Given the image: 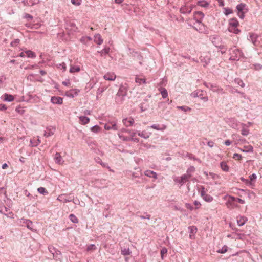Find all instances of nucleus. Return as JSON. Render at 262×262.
Returning <instances> with one entry per match:
<instances>
[{"label":"nucleus","mask_w":262,"mask_h":262,"mask_svg":"<svg viewBox=\"0 0 262 262\" xmlns=\"http://www.w3.org/2000/svg\"><path fill=\"white\" fill-rule=\"evenodd\" d=\"M237 16L241 19L245 17V14L248 12L249 9L246 4L240 3L236 7Z\"/></svg>","instance_id":"obj_1"},{"label":"nucleus","mask_w":262,"mask_h":262,"mask_svg":"<svg viewBox=\"0 0 262 262\" xmlns=\"http://www.w3.org/2000/svg\"><path fill=\"white\" fill-rule=\"evenodd\" d=\"M189 178V176L188 174H184L180 177H177L174 179V181L176 183H179L181 185L186 183Z\"/></svg>","instance_id":"obj_2"},{"label":"nucleus","mask_w":262,"mask_h":262,"mask_svg":"<svg viewBox=\"0 0 262 262\" xmlns=\"http://www.w3.org/2000/svg\"><path fill=\"white\" fill-rule=\"evenodd\" d=\"M80 92V90L77 89H74L70 90L66 92V95L69 97L73 98L75 96H77L79 93Z\"/></svg>","instance_id":"obj_3"},{"label":"nucleus","mask_w":262,"mask_h":262,"mask_svg":"<svg viewBox=\"0 0 262 262\" xmlns=\"http://www.w3.org/2000/svg\"><path fill=\"white\" fill-rule=\"evenodd\" d=\"M104 128L107 130L111 129L116 130L118 129L117 126L116 125V122L115 121L109 122L106 123L104 125Z\"/></svg>","instance_id":"obj_4"},{"label":"nucleus","mask_w":262,"mask_h":262,"mask_svg":"<svg viewBox=\"0 0 262 262\" xmlns=\"http://www.w3.org/2000/svg\"><path fill=\"white\" fill-rule=\"evenodd\" d=\"M116 75L113 72H108L106 73L103 78L106 80L114 81L116 79Z\"/></svg>","instance_id":"obj_5"},{"label":"nucleus","mask_w":262,"mask_h":262,"mask_svg":"<svg viewBox=\"0 0 262 262\" xmlns=\"http://www.w3.org/2000/svg\"><path fill=\"white\" fill-rule=\"evenodd\" d=\"M237 202L241 204H244L245 201L243 200H242L239 198H234L233 196H230L227 203V205L228 208H229V204L231 202Z\"/></svg>","instance_id":"obj_6"},{"label":"nucleus","mask_w":262,"mask_h":262,"mask_svg":"<svg viewBox=\"0 0 262 262\" xmlns=\"http://www.w3.org/2000/svg\"><path fill=\"white\" fill-rule=\"evenodd\" d=\"M204 16V14L201 11H197L194 13V18L198 23H201V20Z\"/></svg>","instance_id":"obj_7"},{"label":"nucleus","mask_w":262,"mask_h":262,"mask_svg":"<svg viewBox=\"0 0 262 262\" xmlns=\"http://www.w3.org/2000/svg\"><path fill=\"white\" fill-rule=\"evenodd\" d=\"M248 221L247 217L244 216H239L237 217V223L238 226H242L245 224Z\"/></svg>","instance_id":"obj_8"},{"label":"nucleus","mask_w":262,"mask_h":262,"mask_svg":"<svg viewBox=\"0 0 262 262\" xmlns=\"http://www.w3.org/2000/svg\"><path fill=\"white\" fill-rule=\"evenodd\" d=\"M190 231L189 237L191 239H194L195 237V234L196 233L197 228L194 226H190L188 228Z\"/></svg>","instance_id":"obj_9"},{"label":"nucleus","mask_w":262,"mask_h":262,"mask_svg":"<svg viewBox=\"0 0 262 262\" xmlns=\"http://www.w3.org/2000/svg\"><path fill=\"white\" fill-rule=\"evenodd\" d=\"M123 123L126 126H130L133 125L134 123V120L133 118H126L123 119Z\"/></svg>","instance_id":"obj_10"},{"label":"nucleus","mask_w":262,"mask_h":262,"mask_svg":"<svg viewBox=\"0 0 262 262\" xmlns=\"http://www.w3.org/2000/svg\"><path fill=\"white\" fill-rule=\"evenodd\" d=\"M51 100L54 104H61L63 102V99L60 97H52L51 99Z\"/></svg>","instance_id":"obj_11"},{"label":"nucleus","mask_w":262,"mask_h":262,"mask_svg":"<svg viewBox=\"0 0 262 262\" xmlns=\"http://www.w3.org/2000/svg\"><path fill=\"white\" fill-rule=\"evenodd\" d=\"M144 174L146 176L149 177V178H153L155 179H157V173L155 172L151 171V170H146L144 172Z\"/></svg>","instance_id":"obj_12"},{"label":"nucleus","mask_w":262,"mask_h":262,"mask_svg":"<svg viewBox=\"0 0 262 262\" xmlns=\"http://www.w3.org/2000/svg\"><path fill=\"white\" fill-rule=\"evenodd\" d=\"M239 26V23L236 18H231L229 20V27H237Z\"/></svg>","instance_id":"obj_13"},{"label":"nucleus","mask_w":262,"mask_h":262,"mask_svg":"<svg viewBox=\"0 0 262 262\" xmlns=\"http://www.w3.org/2000/svg\"><path fill=\"white\" fill-rule=\"evenodd\" d=\"M54 160L55 163L62 164L63 162V161L62 160L61 156L59 153H56L54 157Z\"/></svg>","instance_id":"obj_14"},{"label":"nucleus","mask_w":262,"mask_h":262,"mask_svg":"<svg viewBox=\"0 0 262 262\" xmlns=\"http://www.w3.org/2000/svg\"><path fill=\"white\" fill-rule=\"evenodd\" d=\"M146 79L140 76H137L135 78V81L136 83L141 85L142 83H146Z\"/></svg>","instance_id":"obj_15"},{"label":"nucleus","mask_w":262,"mask_h":262,"mask_svg":"<svg viewBox=\"0 0 262 262\" xmlns=\"http://www.w3.org/2000/svg\"><path fill=\"white\" fill-rule=\"evenodd\" d=\"M3 98L4 100L5 101L11 102L14 100V97L13 95L6 93L4 94Z\"/></svg>","instance_id":"obj_16"},{"label":"nucleus","mask_w":262,"mask_h":262,"mask_svg":"<svg viewBox=\"0 0 262 262\" xmlns=\"http://www.w3.org/2000/svg\"><path fill=\"white\" fill-rule=\"evenodd\" d=\"M80 123L82 125H85L90 122V118L85 116H81L79 117Z\"/></svg>","instance_id":"obj_17"},{"label":"nucleus","mask_w":262,"mask_h":262,"mask_svg":"<svg viewBox=\"0 0 262 262\" xmlns=\"http://www.w3.org/2000/svg\"><path fill=\"white\" fill-rule=\"evenodd\" d=\"M103 39L102 38H101V36L100 35V34H96L94 36V41L98 44V45H101L103 43Z\"/></svg>","instance_id":"obj_18"},{"label":"nucleus","mask_w":262,"mask_h":262,"mask_svg":"<svg viewBox=\"0 0 262 262\" xmlns=\"http://www.w3.org/2000/svg\"><path fill=\"white\" fill-rule=\"evenodd\" d=\"M220 166L222 168V169L226 172H227L229 171V168L228 165L227 164V163L226 162H222L220 163Z\"/></svg>","instance_id":"obj_19"},{"label":"nucleus","mask_w":262,"mask_h":262,"mask_svg":"<svg viewBox=\"0 0 262 262\" xmlns=\"http://www.w3.org/2000/svg\"><path fill=\"white\" fill-rule=\"evenodd\" d=\"M197 5L202 7H207L209 5V3L206 1L200 0L198 1Z\"/></svg>","instance_id":"obj_20"},{"label":"nucleus","mask_w":262,"mask_h":262,"mask_svg":"<svg viewBox=\"0 0 262 262\" xmlns=\"http://www.w3.org/2000/svg\"><path fill=\"white\" fill-rule=\"evenodd\" d=\"M249 185H253V183L256 181V179L257 178V176L255 174L253 173L251 175H250L249 177Z\"/></svg>","instance_id":"obj_21"},{"label":"nucleus","mask_w":262,"mask_h":262,"mask_svg":"<svg viewBox=\"0 0 262 262\" xmlns=\"http://www.w3.org/2000/svg\"><path fill=\"white\" fill-rule=\"evenodd\" d=\"M180 12L181 13H183V14H185L186 13H190L191 12V9H188V8L186 6H184L183 7H182L180 8Z\"/></svg>","instance_id":"obj_22"},{"label":"nucleus","mask_w":262,"mask_h":262,"mask_svg":"<svg viewBox=\"0 0 262 262\" xmlns=\"http://www.w3.org/2000/svg\"><path fill=\"white\" fill-rule=\"evenodd\" d=\"M40 143V141L39 139H35L33 138L32 139H31L30 140V144L31 146H36L38 145V144Z\"/></svg>","instance_id":"obj_23"},{"label":"nucleus","mask_w":262,"mask_h":262,"mask_svg":"<svg viewBox=\"0 0 262 262\" xmlns=\"http://www.w3.org/2000/svg\"><path fill=\"white\" fill-rule=\"evenodd\" d=\"M201 61L202 62H204L205 64H207L210 61V57L208 55H206L203 57L201 56Z\"/></svg>","instance_id":"obj_24"},{"label":"nucleus","mask_w":262,"mask_h":262,"mask_svg":"<svg viewBox=\"0 0 262 262\" xmlns=\"http://www.w3.org/2000/svg\"><path fill=\"white\" fill-rule=\"evenodd\" d=\"M228 30L230 32H232L235 34H238L240 32V30L237 29V27H229Z\"/></svg>","instance_id":"obj_25"},{"label":"nucleus","mask_w":262,"mask_h":262,"mask_svg":"<svg viewBox=\"0 0 262 262\" xmlns=\"http://www.w3.org/2000/svg\"><path fill=\"white\" fill-rule=\"evenodd\" d=\"M80 68L78 66H71L70 69V73L78 72L80 71Z\"/></svg>","instance_id":"obj_26"},{"label":"nucleus","mask_w":262,"mask_h":262,"mask_svg":"<svg viewBox=\"0 0 262 262\" xmlns=\"http://www.w3.org/2000/svg\"><path fill=\"white\" fill-rule=\"evenodd\" d=\"M138 136L142 137V138H144L145 139H147L149 137V135L147 134L145 131H143L142 132H138Z\"/></svg>","instance_id":"obj_27"},{"label":"nucleus","mask_w":262,"mask_h":262,"mask_svg":"<svg viewBox=\"0 0 262 262\" xmlns=\"http://www.w3.org/2000/svg\"><path fill=\"white\" fill-rule=\"evenodd\" d=\"M130 135V137L129 138L130 140L136 141L138 142L139 141V139H135V137L136 135V133L135 132H132L130 130V133H128Z\"/></svg>","instance_id":"obj_28"},{"label":"nucleus","mask_w":262,"mask_h":262,"mask_svg":"<svg viewBox=\"0 0 262 262\" xmlns=\"http://www.w3.org/2000/svg\"><path fill=\"white\" fill-rule=\"evenodd\" d=\"M69 218L71 221L73 223H77L78 222V219L77 217L73 214H71L69 215Z\"/></svg>","instance_id":"obj_29"},{"label":"nucleus","mask_w":262,"mask_h":262,"mask_svg":"<svg viewBox=\"0 0 262 262\" xmlns=\"http://www.w3.org/2000/svg\"><path fill=\"white\" fill-rule=\"evenodd\" d=\"M203 199L206 202H211L213 200V198L209 194H205L203 196Z\"/></svg>","instance_id":"obj_30"},{"label":"nucleus","mask_w":262,"mask_h":262,"mask_svg":"<svg viewBox=\"0 0 262 262\" xmlns=\"http://www.w3.org/2000/svg\"><path fill=\"white\" fill-rule=\"evenodd\" d=\"M224 13L226 15L233 13V10L229 8H224Z\"/></svg>","instance_id":"obj_31"},{"label":"nucleus","mask_w":262,"mask_h":262,"mask_svg":"<svg viewBox=\"0 0 262 262\" xmlns=\"http://www.w3.org/2000/svg\"><path fill=\"white\" fill-rule=\"evenodd\" d=\"M26 56H27L29 58H33L35 57V55L34 53L29 50L26 51Z\"/></svg>","instance_id":"obj_32"},{"label":"nucleus","mask_w":262,"mask_h":262,"mask_svg":"<svg viewBox=\"0 0 262 262\" xmlns=\"http://www.w3.org/2000/svg\"><path fill=\"white\" fill-rule=\"evenodd\" d=\"M100 127L98 125H95L91 128L92 132L96 133L100 132Z\"/></svg>","instance_id":"obj_33"},{"label":"nucleus","mask_w":262,"mask_h":262,"mask_svg":"<svg viewBox=\"0 0 262 262\" xmlns=\"http://www.w3.org/2000/svg\"><path fill=\"white\" fill-rule=\"evenodd\" d=\"M242 150L245 152H251L253 151V147L251 146H244V149Z\"/></svg>","instance_id":"obj_34"},{"label":"nucleus","mask_w":262,"mask_h":262,"mask_svg":"<svg viewBox=\"0 0 262 262\" xmlns=\"http://www.w3.org/2000/svg\"><path fill=\"white\" fill-rule=\"evenodd\" d=\"M57 67L59 69L62 70L63 71H65L66 70V66L64 62H62L58 65Z\"/></svg>","instance_id":"obj_35"},{"label":"nucleus","mask_w":262,"mask_h":262,"mask_svg":"<svg viewBox=\"0 0 262 262\" xmlns=\"http://www.w3.org/2000/svg\"><path fill=\"white\" fill-rule=\"evenodd\" d=\"M161 94L163 98H166L168 96L167 90L165 89H163L161 91Z\"/></svg>","instance_id":"obj_36"},{"label":"nucleus","mask_w":262,"mask_h":262,"mask_svg":"<svg viewBox=\"0 0 262 262\" xmlns=\"http://www.w3.org/2000/svg\"><path fill=\"white\" fill-rule=\"evenodd\" d=\"M228 250V247L226 246H224L222 247L221 249H220L217 252L220 253H226Z\"/></svg>","instance_id":"obj_37"},{"label":"nucleus","mask_w":262,"mask_h":262,"mask_svg":"<svg viewBox=\"0 0 262 262\" xmlns=\"http://www.w3.org/2000/svg\"><path fill=\"white\" fill-rule=\"evenodd\" d=\"M250 37L251 38V39L252 41L253 44H254L255 45H256V41L255 39L256 38L257 35L255 34H251L250 35Z\"/></svg>","instance_id":"obj_38"},{"label":"nucleus","mask_w":262,"mask_h":262,"mask_svg":"<svg viewBox=\"0 0 262 262\" xmlns=\"http://www.w3.org/2000/svg\"><path fill=\"white\" fill-rule=\"evenodd\" d=\"M71 3L75 6H79L81 4V0H71Z\"/></svg>","instance_id":"obj_39"},{"label":"nucleus","mask_w":262,"mask_h":262,"mask_svg":"<svg viewBox=\"0 0 262 262\" xmlns=\"http://www.w3.org/2000/svg\"><path fill=\"white\" fill-rule=\"evenodd\" d=\"M179 109H181L185 112H187L188 111H190L191 110V108L189 107H187V106H178L177 107Z\"/></svg>","instance_id":"obj_40"},{"label":"nucleus","mask_w":262,"mask_h":262,"mask_svg":"<svg viewBox=\"0 0 262 262\" xmlns=\"http://www.w3.org/2000/svg\"><path fill=\"white\" fill-rule=\"evenodd\" d=\"M233 158L235 160H241L242 158V157L241 155L235 153L234 154Z\"/></svg>","instance_id":"obj_41"},{"label":"nucleus","mask_w":262,"mask_h":262,"mask_svg":"<svg viewBox=\"0 0 262 262\" xmlns=\"http://www.w3.org/2000/svg\"><path fill=\"white\" fill-rule=\"evenodd\" d=\"M242 134L243 136H247L249 134V130L245 128H243L242 129Z\"/></svg>","instance_id":"obj_42"},{"label":"nucleus","mask_w":262,"mask_h":262,"mask_svg":"<svg viewBox=\"0 0 262 262\" xmlns=\"http://www.w3.org/2000/svg\"><path fill=\"white\" fill-rule=\"evenodd\" d=\"M167 252V250L166 248H163L161 249V257L163 259V256L166 254Z\"/></svg>","instance_id":"obj_43"},{"label":"nucleus","mask_w":262,"mask_h":262,"mask_svg":"<svg viewBox=\"0 0 262 262\" xmlns=\"http://www.w3.org/2000/svg\"><path fill=\"white\" fill-rule=\"evenodd\" d=\"M38 191L41 194H44L45 193H48V192L46 191L45 189L43 187L38 188Z\"/></svg>","instance_id":"obj_44"},{"label":"nucleus","mask_w":262,"mask_h":262,"mask_svg":"<svg viewBox=\"0 0 262 262\" xmlns=\"http://www.w3.org/2000/svg\"><path fill=\"white\" fill-rule=\"evenodd\" d=\"M62 84L66 86H70L71 85V82L69 79H67L62 82Z\"/></svg>","instance_id":"obj_45"},{"label":"nucleus","mask_w":262,"mask_h":262,"mask_svg":"<svg viewBox=\"0 0 262 262\" xmlns=\"http://www.w3.org/2000/svg\"><path fill=\"white\" fill-rule=\"evenodd\" d=\"M119 135V138L121 139H122L124 141H128V140H130V138L127 137H125V136H122V135H120V134H118Z\"/></svg>","instance_id":"obj_46"},{"label":"nucleus","mask_w":262,"mask_h":262,"mask_svg":"<svg viewBox=\"0 0 262 262\" xmlns=\"http://www.w3.org/2000/svg\"><path fill=\"white\" fill-rule=\"evenodd\" d=\"M151 128H154V129H156V130H163V129H164L166 128V127L164 126L163 128H160L158 127V125H152L151 126Z\"/></svg>","instance_id":"obj_47"},{"label":"nucleus","mask_w":262,"mask_h":262,"mask_svg":"<svg viewBox=\"0 0 262 262\" xmlns=\"http://www.w3.org/2000/svg\"><path fill=\"white\" fill-rule=\"evenodd\" d=\"M7 108L6 105L4 104H0V111H5Z\"/></svg>","instance_id":"obj_48"},{"label":"nucleus","mask_w":262,"mask_h":262,"mask_svg":"<svg viewBox=\"0 0 262 262\" xmlns=\"http://www.w3.org/2000/svg\"><path fill=\"white\" fill-rule=\"evenodd\" d=\"M185 207H186V208H187V209H188L190 210H192L193 209V207H192V206L189 203H186Z\"/></svg>","instance_id":"obj_49"},{"label":"nucleus","mask_w":262,"mask_h":262,"mask_svg":"<svg viewBox=\"0 0 262 262\" xmlns=\"http://www.w3.org/2000/svg\"><path fill=\"white\" fill-rule=\"evenodd\" d=\"M95 249V246L94 245H90V246H88L87 250L88 251H90Z\"/></svg>","instance_id":"obj_50"},{"label":"nucleus","mask_w":262,"mask_h":262,"mask_svg":"<svg viewBox=\"0 0 262 262\" xmlns=\"http://www.w3.org/2000/svg\"><path fill=\"white\" fill-rule=\"evenodd\" d=\"M218 2L219 5L220 6H224V0H216Z\"/></svg>","instance_id":"obj_51"},{"label":"nucleus","mask_w":262,"mask_h":262,"mask_svg":"<svg viewBox=\"0 0 262 262\" xmlns=\"http://www.w3.org/2000/svg\"><path fill=\"white\" fill-rule=\"evenodd\" d=\"M122 253L124 255H129L130 254V252H129V250H124L122 251Z\"/></svg>","instance_id":"obj_52"},{"label":"nucleus","mask_w":262,"mask_h":262,"mask_svg":"<svg viewBox=\"0 0 262 262\" xmlns=\"http://www.w3.org/2000/svg\"><path fill=\"white\" fill-rule=\"evenodd\" d=\"M207 145L208 146L212 147L214 145V142L212 141H208L207 143Z\"/></svg>","instance_id":"obj_53"},{"label":"nucleus","mask_w":262,"mask_h":262,"mask_svg":"<svg viewBox=\"0 0 262 262\" xmlns=\"http://www.w3.org/2000/svg\"><path fill=\"white\" fill-rule=\"evenodd\" d=\"M242 180L245 182V183L247 185H249V180H245L244 179H242Z\"/></svg>","instance_id":"obj_54"},{"label":"nucleus","mask_w":262,"mask_h":262,"mask_svg":"<svg viewBox=\"0 0 262 262\" xmlns=\"http://www.w3.org/2000/svg\"><path fill=\"white\" fill-rule=\"evenodd\" d=\"M205 194H206V193L204 191V188H202L201 190V195L203 197Z\"/></svg>","instance_id":"obj_55"},{"label":"nucleus","mask_w":262,"mask_h":262,"mask_svg":"<svg viewBox=\"0 0 262 262\" xmlns=\"http://www.w3.org/2000/svg\"><path fill=\"white\" fill-rule=\"evenodd\" d=\"M231 142L229 140H227L225 141V144L227 146H229L231 144Z\"/></svg>","instance_id":"obj_56"},{"label":"nucleus","mask_w":262,"mask_h":262,"mask_svg":"<svg viewBox=\"0 0 262 262\" xmlns=\"http://www.w3.org/2000/svg\"><path fill=\"white\" fill-rule=\"evenodd\" d=\"M194 204L196 206V208H198V206H199L201 205L200 203L199 202H198V201H194Z\"/></svg>","instance_id":"obj_57"},{"label":"nucleus","mask_w":262,"mask_h":262,"mask_svg":"<svg viewBox=\"0 0 262 262\" xmlns=\"http://www.w3.org/2000/svg\"><path fill=\"white\" fill-rule=\"evenodd\" d=\"M7 167H8V165L6 163H4L2 165V168L3 169H6Z\"/></svg>","instance_id":"obj_58"},{"label":"nucleus","mask_w":262,"mask_h":262,"mask_svg":"<svg viewBox=\"0 0 262 262\" xmlns=\"http://www.w3.org/2000/svg\"><path fill=\"white\" fill-rule=\"evenodd\" d=\"M20 57H24L26 56V51L21 52L20 55Z\"/></svg>","instance_id":"obj_59"},{"label":"nucleus","mask_w":262,"mask_h":262,"mask_svg":"<svg viewBox=\"0 0 262 262\" xmlns=\"http://www.w3.org/2000/svg\"><path fill=\"white\" fill-rule=\"evenodd\" d=\"M124 0H115V2L116 4H121L122 2H123Z\"/></svg>","instance_id":"obj_60"},{"label":"nucleus","mask_w":262,"mask_h":262,"mask_svg":"<svg viewBox=\"0 0 262 262\" xmlns=\"http://www.w3.org/2000/svg\"><path fill=\"white\" fill-rule=\"evenodd\" d=\"M109 52V50L108 49H104L102 51V53H105L106 54L108 53Z\"/></svg>","instance_id":"obj_61"},{"label":"nucleus","mask_w":262,"mask_h":262,"mask_svg":"<svg viewBox=\"0 0 262 262\" xmlns=\"http://www.w3.org/2000/svg\"><path fill=\"white\" fill-rule=\"evenodd\" d=\"M121 132H127V133H130V130H127V129H122L121 130Z\"/></svg>","instance_id":"obj_62"},{"label":"nucleus","mask_w":262,"mask_h":262,"mask_svg":"<svg viewBox=\"0 0 262 262\" xmlns=\"http://www.w3.org/2000/svg\"><path fill=\"white\" fill-rule=\"evenodd\" d=\"M239 84H240L241 85V86H244V83H243V81H241V83H238Z\"/></svg>","instance_id":"obj_63"},{"label":"nucleus","mask_w":262,"mask_h":262,"mask_svg":"<svg viewBox=\"0 0 262 262\" xmlns=\"http://www.w3.org/2000/svg\"><path fill=\"white\" fill-rule=\"evenodd\" d=\"M239 84H240L241 85V86H244V83H243V81H241V83H238Z\"/></svg>","instance_id":"obj_64"}]
</instances>
